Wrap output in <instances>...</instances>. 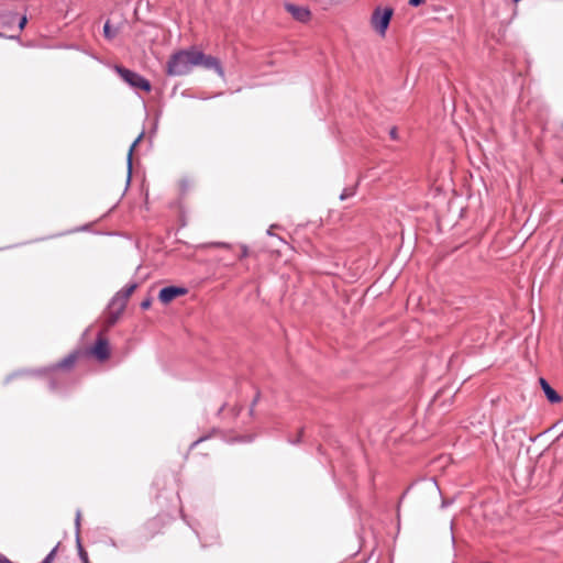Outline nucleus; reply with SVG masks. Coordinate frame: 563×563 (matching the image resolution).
Segmentation results:
<instances>
[{
  "label": "nucleus",
  "mask_w": 563,
  "mask_h": 563,
  "mask_svg": "<svg viewBox=\"0 0 563 563\" xmlns=\"http://www.w3.org/2000/svg\"><path fill=\"white\" fill-rule=\"evenodd\" d=\"M82 352L80 350H76L65 356L63 360L58 361L57 363L53 364L49 369L52 372H69L71 371L78 360L81 357Z\"/></svg>",
  "instance_id": "obj_6"
},
{
  "label": "nucleus",
  "mask_w": 563,
  "mask_h": 563,
  "mask_svg": "<svg viewBox=\"0 0 563 563\" xmlns=\"http://www.w3.org/2000/svg\"><path fill=\"white\" fill-rule=\"evenodd\" d=\"M424 0H409V4L411 7H418L420 5Z\"/></svg>",
  "instance_id": "obj_20"
},
{
  "label": "nucleus",
  "mask_w": 563,
  "mask_h": 563,
  "mask_svg": "<svg viewBox=\"0 0 563 563\" xmlns=\"http://www.w3.org/2000/svg\"><path fill=\"white\" fill-rule=\"evenodd\" d=\"M135 288H136L135 284L129 285L128 287H125L118 294L117 299L118 300L122 299L123 302H125L129 299V297L134 292Z\"/></svg>",
  "instance_id": "obj_11"
},
{
  "label": "nucleus",
  "mask_w": 563,
  "mask_h": 563,
  "mask_svg": "<svg viewBox=\"0 0 563 563\" xmlns=\"http://www.w3.org/2000/svg\"><path fill=\"white\" fill-rule=\"evenodd\" d=\"M563 438V432L558 437L556 441H560Z\"/></svg>",
  "instance_id": "obj_27"
},
{
  "label": "nucleus",
  "mask_w": 563,
  "mask_h": 563,
  "mask_svg": "<svg viewBox=\"0 0 563 563\" xmlns=\"http://www.w3.org/2000/svg\"><path fill=\"white\" fill-rule=\"evenodd\" d=\"M247 255V251L246 249L243 250V253H242V256H246Z\"/></svg>",
  "instance_id": "obj_26"
},
{
  "label": "nucleus",
  "mask_w": 563,
  "mask_h": 563,
  "mask_svg": "<svg viewBox=\"0 0 563 563\" xmlns=\"http://www.w3.org/2000/svg\"><path fill=\"white\" fill-rule=\"evenodd\" d=\"M56 552H57V547H55L48 554L47 556L43 560L42 563H52L55 559V555H56Z\"/></svg>",
  "instance_id": "obj_15"
},
{
  "label": "nucleus",
  "mask_w": 563,
  "mask_h": 563,
  "mask_svg": "<svg viewBox=\"0 0 563 563\" xmlns=\"http://www.w3.org/2000/svg\"><path fill=\"white\" fill-rule=\"evenodd\" d=\"M562 461H563V457L560 460V462H562Z\"/></svg>",
  "instance_id": "obj_28"
},
{
  "label": "nucleus",
  "mask_w": 563,
  "mask_h": 563,
  "mask_svg": "<svg viewBox=\"0 0 563 563\" xmlns=\"http://www.w3.org/2000/svg\"><path fill=\"white\" fill-rule=\"evenodd\" d=\"M548 400L552 404H558L562 400L561 396L550 386L543 390Z\"/></svg>",
  "instance_id": "obj_12"
},
{
  "label": "nucleus",
  "mask_w": 563,
  "mask_h": 563,
  "mask_svg": "<svg viewBox=\"0 0 563 563\" xmlns=\"http://www.w3.org/2000/svg\"><path fill=\"white\" fill-rule=\"evenodd\" d=\"M56 552H57V547H55L48 554L47 556L43 560L42 563H52L55 559V555H56Z\"/></svg>",
  "instance_id": "obj_16"
},
{
  "label": "nucleus",
  "mask_w": 563,
  "mask_h": 563,
  "mask_svg": "<svg viewBox=\"0 0 563 563\" xmlns=\"http://www.w3.org/2000/svg\"><path fill=\"white\" fill-rule=\"evenodd\" d=\"M0 563H13V562L9 561L4 555H2L0 553Z\"/></svg>",
  "instance_id": "obj_22"
},
{
  "label": "nucleus",
  "mask_w": 563,
  "mask_h": 563,
  "mask_svg": "<svg viewBox=\"0 0 563 563\" xmlns=\"http://www.w3.org/2000/svg\"><path fill=\"white\" fill-rule=\"evenodd\" d=\"M539 382H540V385L543 390H545V388L550 387L549 383L544 378H540Z\"/></svg>",
  "instance_id": "obj_19"
},
{
  "label": "nucleus",
  "mask_w": 563,
  "mask_h": 563,
  "mask_svg": "<svg viewBox=\"0 0 563 563\" xmlns=\"http://www.w3.org/2000/svg\"><path fill=\"white\" fill-rule=\"evenodd\" d=\"M163 528V522L156 518L150 520L146 523V529H148V533L151 537L157 534Z\"/></svg>",
  "instance_id": "obj_9"
},
{
  "label": "nucleus",
  "mask_w": 563,
  "mask_h": 563,
  "mask_svg": "<svg viewBox=\"0 0 563 563\" xmlns=\"http://www.w3.org/2000/svg\"><path fill=\"white\" fill-rule=\"evenodd\" d=\"M390 136H391L394 140L397 137V131H396V129H395V128H394V129H391V131H390Z\"/></svg>",
  "instance_id": "obj_23"
},
{
  "label": "nucleus",
  "mask_w": 563,
  "mask_h": 563,
  "mask_svg": "<svg viewBox=\"0 0 563 563\" xmlns=\"http://www.w3.org/2000/svg\"><path fill=\"white\" fill-rule=\"evenodd\" d=\"M195 49H183L173 54L167 62V74L170 76L187 75L196 66Z\"/></svg>",
  "instance_id": "obj_1"
},
{
  "label": "nucleus",
  "mask_w": 563,
  "mask_h": 563,
  "mask_svg": "<svg viewBox=\"0 0 563 563\" xmlns=\"http://www.w3.org/2000/svg\"><path fill=\"white\" fill-rule=\"evenodd\" d=\"M26 22H27L26 16H22V18H21V20H20V22H19V29H20V30H23V29H24V26H25V24H26Z\"/></svg>",
  "instance_id": "obj_18"
},
{
  "label": "nucleus",
  "mask_w": 563,
  "mask_h": 563,
  "mask_svg": "<svg viewBox=\"0 0 563 563\" xmlns=\"http://www.w3.org/2000/svg\"><path fill=\"white\" fill-rule=\"evenodd\" d=\"M78 551H79V556H80L82 563H89L88 554L84 550V548L81 547L80 543H78Z\"/></svg>",
  "instance_id": "obj_13"
},
{
  "label": "nucleus",
  "mask_w": 563,
  "mask_h": 563,
  "mask_svg": "<svg viewBox=\"0 0 563 563\" xmlns=\"http://www.w3.org/2000/svg\"><path fill=\"white\" fill-rule=\"evenodd\" d=\"M103 31L106 34L109 33V23L108 22L104 24Z\"/></svg>",
  "instance_id": "obj_24"
},
{
  "label": "nucleus",
  "mask_w": 563,
  "mask_h": 563,
  "mask_svg": "<svg viewBox=\"0 0 563 563\" xmlns=\"http://www.w3.org/2000/svg\"><path fill=\"white\" fill-rule=\"evenodd\" d=\"M16 376H18V374L10 375L9 377H7V383H9L12 378H14Z\"/></svg>",
  "instance_id": "obj_25"
},
{
  "label": "nucleus",
  "mask_w": 563,
  "mask_h": 563,
  "mask_svg": "<svg viewBox=\"0 0 563 563\" xmlns=\"http://www.w3.org/2000/svg\"><path fill=\"white\" fill-rule=\"evenodd\" d=\"M150 306H151V301H150V299L144 300V301L141 303L142 309H148V308H150Z\"/></svg>",
  "instance_id": "obj_21"
},
{
  "label": "nucleus",
  "mask_w": 563,
  "mask_h": 563,
  "mask_svg": "<svg viewBox=\"0 0 563 563\" xmlns=\"http://www.w3.org/2000/svg\"><path fill=\"white\" fill-rule=\"evenodd\" d=\"M394 10L391 8H376L371 16L372 27L380 35L385 36L390 20L393 18Z\"/></svg>",
  "instance_id": "obj_3"
},
{
  "label": "nucleus",
  "mask_w": 563,
  "mask_h": 563,
  "mask_svg": "<svg viewBox=\"0 0 563 563\" xmlns=\"http://www.w3.org/2000/svg\"><path fill=\"white\" fill-rule=\"evenodd\" d=\"M187 294V289L184 287L169 286L161 289L158 294V299L162 303L167 305L172 302L177 297L184 296Z\"/></svg>",
  "instance_id": "obj_7"
},
{
  "label": "nucleus",
  "mask_w": 563,
  "mask_h": 563,
  "mask_svg": "<svg viewBox=\"0 0 563 563\" xmlns=\"http://www.w3.org/2000/svg\"><path fill=\"white\" fill-rule=\"evenodd\" d=\"M196 66H201L206 69H213L219 76H223V68L217 57L206 55L200 51L195 49Z\"/></svg>",
  "instance_id": "obj_5"
},
{
  "label": "nucleus",
  "mask_w": 563,
  "mask_h": 563,
  "mask_svg": "<svg viewBox=\"0 0 563 563\" xmlns=\"http://www.w3.org/2000/svg\"><path fill=\"white\" fill-rule=\"evenodd\" d=\"M56 552H57V547H55L48 554L47 556L43 560L42 563H52L55 559V555H56Z\"/></svg>",
  "instance_id": "obj_14"
},
{
  "label": "nucleus",
  "mask_w": 563,
  "mask_h": 563,
  "mask_svg": "<svg viewBox=\"0 0 563 563\" xmlns=\"http://www.w3.org/2000/svg\"><path fill=\"white\" fill-rule=\"evenodd\" d=\"M285 9L291 16L299 22H308L311 18V12L306 7L295 5L292 3H286Z\"/></svg>",
  "instance_id": "obj_8"
},
{
  "label": "nucleus",
  "mask_w": 563,
  "mask_h": 563,
  "mask_svg": "<svg viewBox=\"0 0 563 563\" xmlns=\"http://www.w3.org/2000/svg\"><path fill=\"white\" fill-rule=\"evenodd\" d=\"M137 142H139V140H136V141L132 144V146L130 147V151H129V169L131 168V156H132V152H133L134 147L136 146Z\"/></svg>",
  "instance_id": "obj_17"
},
{
  "label": "nucleus",
  "mask_w": 563,
  "mask_h": 563,
  "mask_svg": "<svg viewBox=\"0 0 563 563\" xmlns=\"http://www.w3.org/2000/svg\"><path fill=\"white\" fill-rule=\"evenodd\" d=\"M177 187L180 194H186L192 188V181L187 177H183L178 180Z\"/></svg>",
  "instance_id": "obj_10"
},
{
  "label": "nucleus",
  "mask_w": 563,
  "mask_h": 563,
  "mask_svg": "<svg viewBox=\"0 0 563 563\" xmlns=\"http://www.w3.org/2000/svg\"><path fill=\"white\" fill-rule=\"evenodd\" d=\"M87 355L92 356L99 362H104L110 357V347L108 339L100 334L96 343L86 351Z\"/></svg>",
  "instance_id": "obj_4"
},
{
  "label": "nucleus",
  "mask_w": 563,
  "mask_h": 563,
  "mask_svg": "<svg viewBox=\"0 0 563 563\" xmlns=\"http://www.w3.org/2000/svg\"><path fill=\"white\" fill-rule=\"evenodd\" d=\"M118 75L131 87L135 89H141L143 91L150 92L151 91V82L145 79L143 76L139 75L137 73H134L123 66H115L114 67Z\"/></svg>",
  "instance_id": "obj_2"
}]
</instances>
